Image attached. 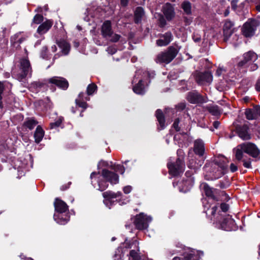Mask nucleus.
Segmentation results:
<instances>
[{
    "instance_id": "864d4df0",
    "label": "nucleus",
    "mask_w": 260,
    "mask_h": 260,
    "mask_svg": "<svg viewBox=\"0 0 260 260\" xmlns=\"http://www.w3.org/2000/svg\"><path fill=\"white\" fill-rule=\"evenodd\" d=\"M123 190L125 193H129L132 190V187L131 186H125L123 187Z\"/></svg>"
},
{
    "instance_id": "680f3d73",
    "label": "nucleus",
    "mask_w": 260,
    "mask_h": 260,
    "mask_svg": "<svg viewBox=\"0 0 260 260\" xmlns=\"http://www.w3.org/2000/svg\"><path fill=\"white\" fill-rule=\"evenodd\" d=\"M255 88L257 91H260V79L257 81L256 83Z\"/></svg>"
},
{
    "instance_id": "6ab92c4d",
    "label": "nucleus",
    "mask_w": 260,
    "mask_h": 260,
    "mask_svg": "<svg viewBox=\"0 0 260 260\" xmlns=\"http://www.w3.org/2000/svg\"><path fill=\"white\" fill-rule=\"evenodd\" d=\"M172 35L170 32H168L161 36L157 40L156 44L158 46H164L168 45L172 40Z\"/></svg>"
},
{
    "instance_id": "412c9836",
    "label": "nucleus",
    "mask_w": 260,
    "mask_h": 260,
    "mask_svg": "<svg viewBox=\"0 0 260 260\" xmlns=\"http://www.w3.org/2000/svg\"><path fill=\"white\" fill-rule=\"evenodd\" d=\"M111 23L110 21H106L102 25V34L104 38H110L112 34Z\"/></svg>"
},
{
    "instance_id": "58836bf2",
    "label": "nucleus",
    "mask_w": 260,
    "mask_h": 260,
    "mask_svg": "<svg viewBox=\"0 0 260 260\" xmlns=\"http://www.w3.org/2000/svg\"><path fill=\"white\" fill-rule=\"evenodd\" d=\"M223 30V36H224V41H226L228 39L230 38V37L232 35V34L233 32V30H228V29H224Z\"/></svg>"
},
{
    "instance_id": "423d86ee",
    "label": "nucleus",
    "mask_w": 260,
    "mask_h": 260,
    "mask_svg": "<svg viewBox=\"0 0 260 260\" xmlns=\"http://www.w3.org/2000/svg\"><path fill=\"white\" fill-rule=\"evenodd\" d=\"M20 72L17 75V79L21 81L31 74V68L30 62L27 58H22L19 61Z\"/></svg>"
},
{
    "instance_id": "20e7f679",
    "label": "nucleus",
    "mask_w": 260,
    "mask_h": 260,
    "mask_svg": "<svg viewBox=\"0 0 260 260\" xmlns=\"http://www.w3.org/2000/svg\"><path fill=\"white\" fill-rule=\"evenodd\" d=\"M228 159L223 156H219L215 158L211 167L212 176L211 179H216L221 177L228 170Z\"/></svg>"
},
{
    "instance_id": "473e14b6",
    "label": "nucleus",
    "mask_w": 260,
    "mask_h": 260,
    "mask_svg": "<svg viewBox=\"0 0 260 260\" xmlns=\"http://www.w3.org/2000/svg\"><path fill=\"white\" fill-rule=\"evenodd\" d=\"M83 93H80L79 95L78 99L76 100V103L79 107L85 109L87 107V104L82 99V97L83 96Z\"/></svg>"
},
{
    "instance_id": "9b49d317",
    "label": "nucleus",
    "mask_w": 260,
    "mask_h": 260,
    "mask_svg": "<svg viewBox=\"0 0 260 260\" xmlns=\"http://www.w3.org/2000/svg\"><path fill=\"white\" fill-rule=\"evenodd\" d=\"M213 80L211 73L209 72L197 73L196 75V80L199 84H210Z\"/></svg>"
},
{
    "instance_id": "72a5a7b5",
    "label": "nucleus",
    "mask_w": 260,
    "mask_h": 260,
    "mask_svg": "<svg viewBox=\"0 0 260 260\" xmlns=\"http://www.w3.org/2000/svg\"><path fill=\"white\" fill-rule=\"evenodd\" d=\"M201 165V162L199 161V162L197 163L193 159H190L188 164V167L194 170L198 169Z\"/></svg>"
},
{
    "instance_id": "2f4dec72",
    "label": "nucleus",
    "mask_w": 260,
    "mask_h": 260,
    "mask_svg": "<svg viewBox=\"0 0 260 260\" xmlns=\"http://www.w3.org/2000/svg\"><path fill=\"white\" fill-rule=\"evenodd\" d=\"M38 124V122L33 118H29L24 122V126L29 129H33Z\"/></svg>"
},
{
    "instance_id": "bf43d9fd",
    "label": "nucleus",
    "mask_w": 260,
    "mask_h": 260,
    "mask_svg": "<svg viewBox=\"0 0 260 260\" xmlns=\"http://www.w3.org/2000/svg\"><path fill=\"white\" fill-rule=\"evenodd\" d=\"M192 38L195 42H199L201 41V37L196 36L195 34L193 35Z\"/></svg>"
},
{
    "instance_id": "dca6fc26",
    "label": "nucleus",
    "mask_w": 260,
    "mask_h": 260,
    "mask_svg": "<svg viewBox=\"0 0 260 260\" xmlns=\"http://www.w3.org/2000/svg\"><path fill=\"white\" fill-rule=\"evenodd\" d=\"M221 228L225 231L235 230L236 226L235 221L231 217L228 216L221 223Z\"/></svg>"
},
{
    "instance_id": "6e6d98bb",
    "label": "nucleus",
    "mask_w": 260,
    "mask_h": 260,
    "mask_svg": "<svg viewBox=\"0 0 260 260\" xmlns=\"http://www.w3.org/2000/svg\"><path fill=\"white\" fill-rule=\"evenodd\" d=\"M243 166L244 167L246 168H251V162L249 160H243Z\"/></svg>"
},
{
    "instance_id": "49530a36",
    "label": "nucleus",
    "mask_w": 260,
    "mask_h": 260,
    "mask_svg": "<svg viewBox=\"0 0 260 260\" xmlns=\"http://www.w3.org/2000/svg\"><path fill=\"white\" fill-rule=\"evenodd\" d=\"M209 111L213 115H218L219 114V111L216 107L211 108Z\"/></svg>"
},
{
    "instance_id": "a18cd8bd",
    "label": "nucleus",
    "mask_w": 260,
    "mask_h": 260,
    "mask_svg": "<svg viewBox=\"0 0 260 260\" xmlns=\"http://www.w3.org/2000/svg\"><path fill=\"white\" fill-rule=\"evenodd\" d=\"M113 169L118 172L120 173L121 174H123L124 171V169L123 166H121L120 165H117L113 167Z\"/></svg>"
},
{
    "instance_id": "a211bd4d",
    "label": "nucleus",
    "mask_w": 260,
    "mask_h": 260,
    "mask_svg": "<svg viewBox=\"0 0 260 260\" xmlns=\"http://www.w3.org/2000/svg\"><path fill=\"white\" fill-rule=\"evenodd\" d=\"M162 12L166 19L170 21L175 16V12L173 6L169 4H166L162 8Z\"/></svg>"
},
{
    "instance_id": "b1692460",
    "label": "nucleus",
    "mask_w": 260,
    "mask_h": 260,
    "mask_svg": "<svg viewBox=\"0 0 260 260\" xmlns=\"http://www.w3.org/2000/svg\"><path fill=\"white\" fill-rule=\"evenodd\" d=\"M204 143L202 140L198 139L194 142V152L199 155H203L204 152Z\"/></svg>"
},
{
    "instance_id": "a878e982",
    "label": "nucleus",
    "mask_w": 260,
    "mask_h": 260,
    "mask_svg": "<svg viewBox=\"0 0 260 260\" xmlns=\"http://www.w3.org/2000/svg\"><path fill=\"white\" fill-rule=\"evenodd\" d=\"M234 152L235 153V157L238 160H240L243 157V153L244 152V149L242 144L238 145L234 149Z\"/></svg>"
},
{
    "instance_id": "603ef678",
    "label": "nucleus",
    "mask_w": 260,
    "mask_h": 260,
    "mask_svg": "<svg viewBox=\"0 0 260 260\" xmlns=\"http://www.w3.org/2000/svg\"><path fill=\"white\" fill-rule=\"evenodd\" d=\"M220 208L223 212H226L229 209V206L228 204L222 203L220 205Z\"/></svg>"
},
{
    "instance_id": "0eeeda50",
    "label": "nucleus",
    "mask_w": 260,
    "mask_h": 260,
    "mask_svg": "<svg viewBox=\"0 0 260 260\" xmlns=\"http://www.w3.org/2000/svg\"><path fill=\"white\" fill-rule=\"evenodd\" d=\"M178 50L173 47H170L168 50L158 54L156 58L157 62H164L168 63L170 62L177 55Z\"/></svg>"
},
{
    "instance_id": "6e6552de",
    "label": "nucleus",
    "mask_w": 260,
    "mask_h": 260,
    "mask_svg": "<svg viewBox=\"0 0 260 260\" xmlns=\"http://www.w3.org/2000/svg\"><path fill=\"white\" fill-rule=\"evenodd\" d=\"M168 167L170 174L173 176H177L184 171L185 164L183 159L178 158L175 163L169 162Z\"/></svg>"
},
{
    "instance_id": "7c9ffc66",
    "label": "nucleus",
    "mask_w": 260,
    "mask_h": 260,
    "mask_svg": "<svg viewBox=\"0 0 260 260\" xmlns=\"http://www.w3.org/2000/svg\"><path fill=\"white\" fill-rule=\"evenodd\" d=\"M133 91L135 93L139 94H143L145 92V89L142 84V80H140L138 83L134 86Z\"/></svg>"
},
{
    "instance_id": "a19ab883",
    "label": "nucleus",
    "mask_w": 260,
    "mask_h": 260,
    "mask_svg": "<svg viewBox=\"0 0 260 260\" xmlns=\"http://www.w3.org/2000/svg\"><path fill=\"white\" fill-rule=\"evenodd\" d=\"M233 23L230 21H226L223 26V29L233 30Z\"/></svg>"
},
{
    "instance_id": "f704fd0d",
    "label": "nucleus",
    "mask_w": 260,
    "mask_h": 260,
    "mask_svg": "<svg viewBox=\"0 0 260 260\" xmlns=\"http://www.w3.org/2000/svg\"><path fill=\"white\" fill-rule=\"evenodd\" d=\"M182 8L187 14L191 13V4L189 2H184L182 4Z\"/></svg>"
},
{
    "instance_id": "39448f33",
    "label": "nucleus",
    "mask_w": 260,
    "mask_h": 260,
    "mask_svg": "<svg viewBox=\"0 0 260 260\" xmlns=\"http://www.w3.org/2000/svg\"><path fill=\"white\" fill-rule=\"evenodd\" d=\"M55 209L58 214H55L54 215V220L60 224H64L67 223L69 220V217L66 216V218H63L62 215L59 213H64L68 209V207L65 202L63 201L56 199L54 202Z\"/></svg>"
},
{
    "instance_id": "4468645a",
    "label": "nucleus",
    "mask_w": 260,
    "mask_h": 260,
    "mask_svg": "<svg viewBox=\"0 0 260 260\" xmlns=\"http://www.w3.org/2000/svg\"><path fill=\"white\" fill-rule=\"evenodd\" d=\"M244 149V152L252 157H256L259 154V150L253 143H244L242 144Z\"/></svg>"
},
{
    "instance_id": "e433bc0d",
    "label": "nucleus",
    "mask_w": 260,
    "mask_h": 260,
    "mask_svg": "<svg viewBox=\"0 0 260 260\" xmlns=\"http://www.w3.org/2000/svg\"><path fill=\"white\" fill-rule=\"evenodd\" d=\"M24 40L25 38L22 37V34L21 33L17 34L12 38V41L14 40V43L18 42L19 43H21Z\"/></svg>"
},
{
    "instance_id": "4c0bfd02",
    "label": "nucleus",
    "mask_w": 260,
    "mask_h": 260,
    "mask_svg": "<svg viewBox=\"0 0 260 260\" xmlns=\"http://www.w3.org/2000/svg\"><path fill=\"white\" fill-rule=\"evenodd\" d=\"M96 86L94 83L89 84L87 88V93L88 95L92 94L96 90Z\"/></svg>"
},
{
    "instance_id": "aec40b11",
    "label": "nucleus",
    "mask_w": 260,
    "mask_h": 260,
    "mask_svg": "<svg viewBox=\"0 0 260 260\" xmlns=\"http://www.w3.org/2000/svg\"><path fill=\"white\" fill-rule=\"evenodd\" d=\"M188 101L192 104L203 103L204 102L203 98L198 92H189L187 96Z\"/></svg>"
},
{
    "instance_id": "393cba45",
    "label": "nucleus",
    "mask_w": 260,
    "mask_h": 260,
    "mask_svg": "<svg viewBox=\"0 0 260 260\" xmlns=\"http://www.w3.org/2000/svg\"><path fill=\"white\" fill-rule=\"evenodd\" d=\"M203 255V252L202 251L193 250L185 255L184 258L185 260H199L200 257Z\"/></svg>"
},
{
    "instance_id": "e2e57ef3",
    "label": "nucleus",
    "mask_w": 260,
    "mask_h": 260,
    "mask_svg": "<svg viewBox=\"0 0 260 260\" xmlns=\"http://www.w3.org/2000/svg\"><path fill=\"white\" fill-rule=\"evenodd\" d=\"M159 21L160 23L162 26H164L166 24V21L162 16L161 17Z\"/></svg>"
},
{
    "instance_id": "69168bd1",
    "label": "nucleus",
    "mask_w": 260,
    "mask_h": 260,
    "mask_svg": "<svg viewBox=\"0 0 260 260\" xmlns=\"http://www.w3.org/2000/svg\"><path fill=\"white\" fill-rule=\"evenodd\" d=\"M128 3V0H121V4L123 6H125L127 5Z\"/></svg>"
},
{
    "instance_id": "9d476101",
    "label": "nucleus",
    "mask_w": 260,
    "mask_h": 260,
    "mask_svg": "<svg viewBox=\"0 0 260 260\" xmlns=\"http://www.w3.org/2000/svg\"><path fill=\"white\" fill-rule=\"evenodd\" d=\"M257 25L258 23L256 20L254 19L249 20L243 25L242 28L243 35L246 37L253 36Z\"/></svg>"
},
{
    "instance_id": "0e129e2a",
    "label": "nucleus",
    "mask_w": 260,
    "mask_h": 260,
    "mask_svg": "<svg viewBox=\"0 0 260 260\" xmlns=\"http://www.w3.org/2000/svg\"><path fill=\"white\" fill-rule=\"evenodd\" d=\"M220 125V122L218 121H215L213 123V126L215 128H218Z\"/></svg>"
},
{
    "instance_id": "c9c22d12",
    "label": "nucleus",
    "mask_w": 260,
    "mask_h": 260,
    "mask_svg": "<svg viewBox=\"0 0 260 260\" xmlns=\"http://www.w3.org/2000/svg\"><path fill=\"white\" fill-rule=\"evenodd\" d=\"M245 115L248 120H253L257 118L252 109H249L246 110Z\"/></svg>"
},
{
    "instance_id": "4be33fe9",
    "label": "nucleus",
    "mask_w": 260,
    "mask_h": 260,
    "mask_svg": "<svg viewBox=\"0 0 260 260\" xmlns=\"http://www.w3.org/2000/svg\"><path fill=\"white\" fill-rule=\"evenodd\" d=\"M53 23L52 20H47L38 27L37 32L40 35L46 33L51 27Z\"/></svg>"
},
{
    "instance_id": "4d7b16f0",
    "label": "nucleus",
    "mask_w": 260,
    "mask_h": 260,
    "mask_svg": "<svg viewBox=\"0 0 260 260\" xmlns=\"http://www.w3.org/2000/svg\"><path fill=\"white\" fill-rule=\"evenodd\" d=\"M178 123H179L178 119H176L173 123V127L176 131H179L180 129L178 127Z\"/></svg>"
},
{
    "instance_id": "f3484780",
    "label": "nucleus",
    "mask_w": 260,
    "mask_h": 260,
    "mask_svg": "<svg viewBox=\"0 0 260 260\" xmlns=\"http://www.w3.org/2000/svg\"><path fill=\"white\" fill-rule=\"evenodd\" d=\"M236 131L239 137L244 140H249L250 135L248 132V127L246 125L237 126Z\"/></svg>"
},
{
    "instance_id": "3c124183",
    "label": "nucleus",
    "mask_w": 260,
    "mask_h": 260,
    "mask_svg": "<svg viewBox=\"0 0 260 260\" xmlns=\"http://www.w3.org/2000/svg\"><path fill=\"white\" fill-rule=\"evenodd\" d=\"M4 89V85L3 84L0 82V108H2V94Z\"/></svg>"
},
{
    "instance_id": "5fc2aeb1",
    "label": "nucleus",
    "mask_w": 260,
    "mask_h": 260,
    "mask_svg": "<svg viewBox=\"0 0 260 260\" xmlns=\"http://www.w3.org/2000/svg\"><path fill=\"white\" fill-rule=\"evenodd\" d=\"M230 170L232 172H235L238 170L237 166L233 163H232L230 165Z\"/></svg>"
},
{
    "instance_id": "2eb2a0df",
    "label": "nucleus",
    "mask_w": 260,
    "mask_h": 260,
    "mask_svg": "<svg viewBox=\"0 0 260 260\" xmlns=\"http://www.w3.org/2000/svg\"><path fill=\"white\" fill-rule=\"evenodd\" d=\"M257 59V55L253 52L249 51L243 55V60L239 63V66H246L251 62H254Z\"/></svg>"
},
{
    "instance_id": "774afa93",
    "label": "nucleus",
    "mask_w": 260,
    "mask_h": 260,
    "mask_svg": "<svg viewBox=\"0 0 260 260\" xmlns=\"http://www.w3.org/2000/svg\"><path fill=\"white\" fill-rule=\"evenodd\" d=\"M229 7L225 10V12H224V16H226L229 15Z\"/></svg>"
},
{
    "instance_id": "338daca9",
    "label": "nucleus",
    "mask_w": 260,
    "mask_h": 260,
    "mask_svg": "<svg viewBox=\"0 0 260 260\" xmlns=\"http://www.w3.org/2000/svg\"><path fill=\"white\" fill-rule=\"evenodd\" d=\"M56 49H57V47L55 45H53L51 47V51L53 52H55L56 51Z\"/></svg>"
},
{
    "instance_id": "052dcab7",
    "label": "nucleus",
    "mask_w": 260,
    "mask_h": 260,
    "mask_svg": "<svg viewBox=\"0 0 260 260\" xmlns=\"http://www.w3.org/2000/svg\"><path fill=\"white\" fill-rule=\"evenodd\" d=\"M237 1H236V0H233L232 1L231 5H232V7L233 9H234V10L236 9V7H237Z\"/></svg>"
},
{
    "instance_id": "c85d7f7f",
    "label": "nucleus",
    "mask_w": 260,
    "mask_h": 260,
    "mask_svg": "<svg viewBox=\"0 0 260 260\" xmlns=\"http://www.w3.org/2000/svg\"><path fill=\"white\" fill-rule=\"evenodd\" d=\"M57 44L59 48L61 49L62 53L64 55L68 54L70 49L69 44L64 40L58 42Z\"/></svg>"
},
{
    "instance_id": "ddd939ff",
    "label": "nucleus",
    "mask_w": 260,
    "mask_h": 260,
    "mask_svg": "<svg viewBox=\"0 0 260 260\" xmlns=\"http://www.w3.org/2000/svg\"><path fill=\"white\" fill-rule=\"evenodd\" d=\"M48 82L50 84H55L58 87L66 90L69 86L68 82L66 79L60 77H53L48 80Z\"/></svg>"
},
{
    "instance_id": "c756f323",
    "label": "nucleus",
    "mask_w": 260,
    "mask_h": 260,
    "mask_svg": "<svg viewBox=\"0 0 260 260\" xmlns=\"http://www.w3.org/2000/svg\"><path fill=\"white\" fill-rule=\"evenodd\" d=\"M155 115L161 129L164 128L165 127V119L162 111L159 109L157 110Z\"/></svg>"
},
{
    "instance_id": "f257e3e1",
    "label": "nucleus",
    "mask_w": 260,
    "mask_h": 260,
    "mask_svg": "<svg viewBox=\"0 0 260 260\" xmlns=\"http://www.w3.org/2000/svg\"><path fill=\"white\" fill-rule=\"evenodd\" d=\"M139 243L136 239H133L132 241H128L126 239L122 244L123 251L122 250V247L117 249L115 254L113 260H123V254L125 250L134 248L135 249H133L130 251L129 260H140V256L138 255V252L139 250Z\"/></svg>"
},
{
    "instance_id": "5701e85b",
    "label": "nucleus",
    "mask_w": 260,
    "mask_h": 260,
    "mask_svg": "<svg viewBox=\"0 0 260 260\" xmlns=\"http://www.w3.org/2000/svg\"><path fill=\"white\" fill-rule=\"evenodd\" d=\"M185 174L187 179L183 182V187L182 191L184 192L189 190L194 184V179L191 177V174L188 172H186Z\"/></svg>"
},
{
    "instance_id": "79ce46f5",
    "label": "nucleus",
    "mask_w": 260,
    "mask_h": 260,
    "mask_svg": "<svg viewBox=\"0 0 260 260\" xmlns=\"http://www.w3.org/2000/svg\"><path fill=\"white\" fill-rule=\"evenodd\" d=\"M62 121V118H59L54 123H50L51 128H53L55 127H58L60 125Z\"/></svg>"
},
{
    "instance_id": "c03bdc74",
    "label": "nucleus",
    "mask_w": 260,
    "mask_h": 260,
    "mask_svg": "<svg viewBox=\"0 0 260 260\" xmlns=\"http://www.w3.org/2000/svg\"><path fill=\"white\" fill-rule=\"evenodd\" d=\"M110 37L111 38V39H110L111 41L113 42H117L119 40L120 36L119 35H117L116 34H113L112 32V35L111 36H110Z\"/></svg>"
},
{
    "instance_id": "cd10ccee",
    "label": "nucleus",
    "mask_w": 260,
    "mask_h": 260,
    "mask_svg": "<svg viewBox=\"0 0 260 260\" xmlns=\"http://www.w3.org/2000/svg\"><path fill=\"white\" fill-rule=\"evenodd\" d=\"M144 12L142 8L138 7L135 11L134 19L135 22L138 23L141 22L143 16H144Z\"/></svg>"
},
{
    "instance_id": "de8ad7c7",
    "label": "nucleus",
    "mask_w": 260,
    "mask_h": 260,
    "mask_svg": "<svg viewBox=\"0 0 260 260\" xmlns=\"http://www.w3.org/2000/svg\"><path fill=\"white\" fill-rule=\"evenodd\" d=\"M252 109L253 110V112H254V114L256 118L258 116H260V106H256L254 107Z\"/></svg>"
},
{
    "instance_id": "09e8293b",
    "label": "nucleus",
    "mask_w": 260,
    "mask_h": 260,
    "mask_svg": "<svg viewBox=\"0 0 260 260\" xmlns=\"http://www.w3.org/2000/svg\"><path fill=\"white\" fill-rule=\"evenodd\" d=\"M246 66L249 67V70L251 71L256 70L258 68L257 64L254 62H251V63H249Z\"/></svg>"
},
{
    "instance_id": "1a4fd4ad",
    "label": "nucleus",
    "mask_w": 260,
    "mask_h": 260,
    "mask_svg": "<svg viewBox=\"0 0 260 260\" xmlns=\"http://www.w3.org/2000/svg\"><path fill=\"white\" fill-rule=\"evenodd\" d=\"M151 220V217L141 213L135 217L134 223L138 229L144 230L148 228V224Z\"/></svg>"
},
{
    "instance_id": "8fccbe9b",
    "label": "nucleus",
    "mask_w": 260,
    "mask_h": 260,
    "mask_svg": "<svg viewBox=\"0 0 260 260\" xmlns=\"http://www.w3.org/2000/svg\"><path fill=\"white\" fill-rule=\"evenodd\" d=\"M107 51L109 54H113L116 52V49L113 46H110L107 48Z\"/></svg>"
},
{
    "instance_id": "37998d69",
    "label": "nucleus",
    "mask_w": 260,
    "mask_h": 260,
    "mask_svg": "<svg viewBox=\"0 0 260 260\" xmlns=\"http://www.w3.org/2000/svg\"><path fill=\"white\" fill-rule=\"evenodd\" d=\"M62 121V118H59L54 123H50L51 128H53L55 127H58L60 125Z\"/></svg>"
},
{
    "instance_id": "f03ea898",
    "label": "nucleus",
    "mask_w": 260,
    "mask_h": 260,
    "mask_svg": "<svg viewBox=\"0 0 260 260\" xmlns=\"http://www.w3.org/2000/svg\"><path fill=\"white\" fill-rule=\"evenodd\" d=\"M202 186L206 195L208 198V200L204 199L203 201L205 211L208 216L215 217L217 207L216 205H208V203L210 201L212 202L218 200L215 196L217 193L218 191L216 189L211 188L206 183H203Z\"/></svg>"
},
{
    "instance_id": "ea45409f",
    "label": "nucleus",
    "mask_w": 260,
    "mask_h": 260,
    "mask_svg": "<svg viewBox=\"0 0 260 260\" xmlns=\"http://www.w3.org/2000/svg\"><path fill=\"white\" fill-rule=\"evenodd\" d=\"M43 21V17L42 15L37 14L34 18L33 22L39 24Z\"/></svg>"
},
{
    "instance_id": "bb28decb",
    "label": "nucleus",
    "mask_w": 260,
    "mask_h": 260,
    "mask_svg": "<svg viewBox=\"0 0 260 260\" xmlns=\"http://www.w3.org/2000/svg\"><path fill=\"white\" fill-rule=\"evenodd\" d=\"M44 136V131L40 126H38L34 134L35 142L40 143Z\"/></svg>"
},
{
    "instance_id": "f8f14e48",
    "label": "nucleus",
    "mask_w": 260,
    "mask_h": 260,
    "mask_svg": "<svg viewBox=\"0 0 260 260\" xmlns=\"http://www.w3.org/2000/svg\"><path fill=\"white\" fill-rule=\"evenodd\" d=\"M121 194V192H118L115 193L112 191H108L104 192L103 193V196L104 198V203L109 208H111L112 205L114 203L115 199L117 197Z\"/></svg>"
},
{
    "instance_id": "7ed1b4c3",
    "label": "nucleus",
    "mask_w": 260,
    "mask_h": 260,
    "mask_svg": "<svg viewBox=\"0 0 260 260\" xmlns=\"http://www.w3.org/2000/svg\"><path fill=\"white\" fill-rule=\"evenodd\" d=\"M100 177L106 180V181L102 180L98 181L99 189L100 191H103L107 188L108 186L107 181L112 184H117L119 181V177L117 174L106 169L103 170L101 176L100 175L99 173L96 172L92 173L90 175V178L92 180L97 178H99Z\"/></svg>"
},
{
    "instance_id": "13d9d810",
    "label": "nucleus",
    "mask_w": 260,
    "mask_h": 260,
    "mask_svg": "<svg viewBox=\"0 0 260 260\" xmlns=\"http://www.w3.org/2000/svg\"><path fill=\"white\" fill-rule=\"evenodd\" d=\"M223 71V69L222 68H218L216 72V75H217V76H220L222 74Z\"/></svg>"
}]
</instances>
